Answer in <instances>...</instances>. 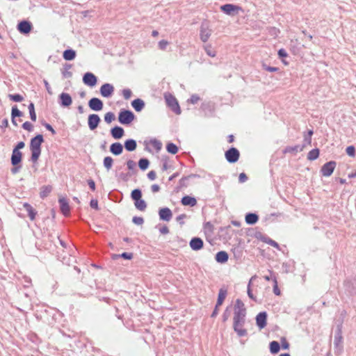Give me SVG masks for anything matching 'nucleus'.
I'll return each mask as SVG.
<instances>
[{
  "label": "nucleus",
  "mask_w": 356,
  "mask_h": 356,
  "mask_svg": "<svg viewBox=\"0 0 356 356\" xmlns=\"http://www.w3.org/2000/svg\"><path fill=\"white\" fill-rule=\"evenodd\" d=\"M230 315V312L229 311V307H227L225 310L223 314H222V321L223 322H225L228 320Z\"/></svg>",
  "instance_id": "nucleus-62"
},
{
  "label": "nucleus",
  "mask_w": 356,
  "mask_h": 356,
  "mask_svg": "<svg viewBox=\"0 0 356 356\" xmlns=\"http://www.w3.org/2000/svg\"><path fill=\"white\" fill-rule=\"evenodd\" d=\"M52 190V187L51 186H44L41 188V191H40V197L42 198H44L45 197H47L51 191Z\"/></svg>",
  "instance_id": "nucleus-38"
},
{
  "label": "nucleus",
  "mask_w": 356,
  "mask_h": 356,
  "mask_svg": "<svg viewBox=\"0 0 356 356\" xmlns=\"http://www.w3.org/2000/svg\"><path fill=\"white\" fill-rule=\"evenodd\" d=\"M32 28V24L28 21H22L17 25L18 31L21 33L26 34L29 33Z\"/></svg>",
  "instance_id": "nucleus-19"
},
{
  "label": "nucleus",
  "mask_w": 356,
  "mask_h": 356,
  "mask_svg": "<svg viewBox=\"0 0 356 356\" xmlns=\"http://www.w3.org/2000/svg\"><path fill=\"white\" fill-rule=\"evenodd\" d=\"M166 149L169 153L172 154H175L178 152L177 146L172 143H169L167 144Z\"/></svg>",
  "instance_id": "nucleus-40"
},
{
  "label": "nucleus",
  "mask_w": 356,
  "mask_h": 356,
  "mask_svg": "<svg viewBox=\"0 0 356 356\" xmlns=\"http://www.w3.org/2000/svg\"><path fill=\"white\" fill-rule=\"evenodd\" d=\"M88 106L92 111H99L103 108L104 104L101 99L93 97L90 99Z\"/></svg>",
  "instance_id": "nucleus-11"
},
{
  "label": "nucleus",
  "mask_w": 356,
  "mask_h": 356,
  "mask_svg": "<svg viewBox=\"0 0 356 356\" xmlns=\"http://www.w3.org/2000/svg\"><path fill=\"white\" fill-rule=\"evenodd\" d=\"M273 282H274V286H273V292L275 295H280V289H278V286H277V277H273Z\"/></svg>",
  "instance_id": "nucleus-54"
},
{
  "label": "nucleus",
  "mask_w": 356,
  "mask_h": 356,
  "mask_svg": "<svg viewBox=\"0 0 356 356\" xmlns=\"http://www.w3.org/2000/svg\"><path fill=\"white\" fill-rule=\"evenodd\" d=\"M190 247L193 250L197 251L203 248V241L198 237L193 238L190 241Z\"/></svg>",
  "instance_id": "nucleus-18"
},
{
  "label": "nucleus",
  "mask_w": 356,
  "mask_h": 356,
  "mask_svg": "<svg viewBox=\"0 0 356 356\" xmlns=\"http://www.w3.org/2000/svg\"><path fill=\"white\" fill-rule=\"evenodd\" d=\"M212 34V30L208 21H204L201 23L200 27V38L202 42H207Z\"/></svg>",
  "instance_id": "nucleus-3"
},
{
  "label": "nucleus",
  "mask_w": 356,
  "mask_h": 356,
  "mask_svg": "<svg viewBox=\"0 0 356 356\" xmlns=\"http://www.w3.org/2000/svg\"><path fill=\"white\" fill-rule=\"evenodd\" d=\"M135 207L139 211H143L147 208V204L145 200L140 199L134 202Z\"/></svg>",
  "instance_id": "nucleus-37"
},
{
  "label": "nucleus",
  "mask_w": 356,
  "mask_h": 356,
  "mask_svg": "<svg viewBox=\"0 0 356 356\" xmlns=\"http://www.w3.org/2000/svg\"><path fill=\"white\" fill-rule=\"evenodd\" d=\"M227 295V289L225 287H222L219 290L218 300H217V307H220L222 305L225 299L226 298Z\"/></svg>",
  "instance_id": "nucleus-23"
},
{
  "label": "nucleus",
  "mask_w": 356,
  "mask_h": 356,
  "mask_svg": "<svg viewBox=\"0 0 356 356\" xmlns=\"http://www.w3.org/2000/svg\"><path fill=\"white\" fill-rule=\"evenodd\" d=\"M123 151V146L120 143H114L110 146V152L114 155H120Z\"/></svg>",
  "instance_id": "nucleus-24"
},
{
  "label": "nucleus",
  "mask_w": 356,
  "mask_h": 356,
  "mask_svg": "<svg viewBox=\"0 0 356 356\" xmlns=\"http://www.w3.org/2000/svg\"><path fill=\"white\" fill-rule=\"evenodd\" d=\"M200 97L197 95H191L189 101L191 104H197L200 101Z\"/></svg>",
  "instance_id": "nucleus-60"
},
{
  "label": "nucleus",
  "mask_w": 356,
  "mask_h": 356,
  "mask_svg": "<svg viewBox=\"0 0 356 356\" xmlns=\"http://www.w3.org/2000/svg\"><path fill=\"white\" fill-rule=\"evenodd\" d=\"M72 65L71 64L65 63L62 70V74L65 78H70L72 76V72L70 70L72 68Z\"/></svg>",
  "instance_id": "nucleus-33"
},
{
  "label": "nucleus",
  "mask_w": 356,
  "mask_h": 356,
  "mask_svg": "<svg viewBox=\"0 0 356 356\" xmlns=\"http://www.w3.org/2000/svg\"><path fill=\"white\" fill-rule=\"evenodd\" d=\"M114 92V87L110 83H104L100 88V93L104 97H110Z\"/></svg>",
  "instance_id": "nucleus-12"
},
{
  "label": "nucleus",
  "mask_w": 356,
  "mask_h": 356,
  "mask_svg": "<svg viewBox=\"0 0 356 356\" xmlns=\"http://www.w3.org/2000/svg\"><path fill=\"white\" fill-rule=\"evenodd\" d=\"M131 176V173L121 172L118 175V178L119 179L122 180L124 181H127Z\"/></svg>",
  "instance_id": "nucleus-48"
},
{
  "label": "nucleus",
  "mask_w": 356,
  "mask_h": 356,
  "mask_svg": "<svg viewBox=\"0 0 356 356\" xmlns=\"http://www.w3.org/2000/svg\"><path fill=\"white\" fill-rule=\"evenodd\" d=\"M168 44H169V42L167 40H162L159 41L158 46L161 50H165Z\"/></svg>",
  "instance_id": "nucleus-52"
},
{
  "label": "nucleus",
  "mask_w": 356,
  "mask_h": 356,
  "mask_svg": "<svg viewBox=\"0 0 356 356\" xmlns=\"http://www.w3.org/2000/svg\"><path fill=\"white\" fill-rule=\"evenodd\" d=\"M215 258L217 262L223 264L227 261L229 256L227 252L220 251L216 254Z\"/></svg>",
  "instance_id": "nucleus-27"
},
{
  "label": "nucleus",
  "mask_w": 356,
  "mask_h": 356,
  "mask_svg": "<svg viewBox=\"0 0 356 356\" xmlns=\"http://www.w3.org/2000/svg\"><path fill=\"white\" fill-rule=\"evenodd\" d=\"M103 164L107 171H109L113 164V159L111 156H106L104 159Z\"/></svg>",
  "instance_id": "nucleus-35"
},
{
  "label": "nucleus",
  "mask_w": 356,
  "mask_h": 356,
  "mask_svg": "<svg viewBox=\"0 0 356 356\" xmlns=\"http://www.w3.org/2000/svg\"><path fill=\"white\" fill-rule=\"evenodd\" d=\"M58 202L60 204V209L61 213L65 216H67L70 213V207L68 203V201L65 197L59 198Z\"/></svg>",
  "instance_id": "nucleus-16"
},
{
  "label": "nucleus",
  "mask_w": 356,
  "mask_h": 356,
  "mask_svg": "<svg viewBox=\"0 0 356 356\" xmlns=\"http://www.w3.org/2000/svg\"><path fill=\"white\" fill-rule=\"evenodd\" d=\"M254 277H255L254 276V277H251V279L250 280L249 283H248V291H247V292H248V297H249L250 299L253 300H256V298L254 296V295H253V293H252V290H251V289H250V285H251V283H252V280H253Z\"/></svg>",
  "instance_id": "nucleus-47"
},
{
  "label": "nucleus",
  "mask_w": 356,
  "mask_h": 356,
  "mask_svg": "<svg viewBox=\"0 0 356 356\" xmlns=\"http://www.w3.org/2000/svg\"><path fill=\"white\" fill-rule=\"evenodd\" d=\"M181 202L184 206L194 207L197 204V200L195 197L186 195L181 198Z\"/></svg>",
  "instance_id": "nucleus-25"
},
{
  "label": "nucleus",
  "mask_w": 356,
  "mask_h": 356,
  "mask_svg": "<svg viewBox=\"0 0 356 356\" xmlns=\"http://www.w3.org/2000/svg\"><path fill=\"white\" fill-rule=\"evenodd\" d=\"M150 144L156 151H159L161 149V143L156 139L152 140Z\"/></svg>",
  "instance_id": "nucleus-46"
},
{
  "label": "nucleus",
  "mask_w": 356,
  "mask_h": 356,
  "mask_svg": "<svg viewBox=\"0 0 356 356\" xmlns=\"http://www.w3.org/2000/svg\"><path fill=\"white\" fill-rule=\"evenodd\" d=\"M134 119V114L129 110L122 109L119 113L118 120L122 124H129Z\"/></svg>",
  "instance_id": "nucleus-5"
},
{
  "label": "nucleus",
  "mask_w": 356,
  "mask_h": 356,
  "mask_svg": "<svg viewBox=\"0 0 356 356\" xmlns=\"http://www.w3.org/2000/svg\"><path fill=\"white\" fill-rule=\"evenodd\" d=\"M22 153L17 149H13L11 155V163L13 166H16L22 161Z\"/></svg>",
  "instance_id": "nucleus-20"
},
{
  "label": "nucleus",
  "mask_w": 356,
  "mask_h": 356,
  "mask_svg": "<svg viewBox=\"0 0 356 356\" xmlns=\"http://www.w3.org/2000/svg\"><path fill=\"white\" fill-rule=\"evenodd\" d=\"M278 56L280 58H286L288 56V54L284 49H280L278 51Z\"/></svg>",
  "instance_id": "nucleus-63"
},
{
  "label": "nucleus",
  "mask_w": 356,
  "mask_h": 356,
  "mask_svg": "<svg viewBox=\"0 0 356 356\" xmlns=\"http://www.w3.org/2000/svg\"><path fill=\"white\" fill-rule=\"evenodd\" d=\"M132 221L136 225H141L144 222V219L142 217L134 216L132 219Z\"/></svg>",
  "instance_id": "nucleus-51"
},
{
  "label": "nucleus",
  "mask_w": 356,
  "mask_h": 356,
  "mask_svg": "<svg viewBox=\"0 0 356 356\" xmlns=\"http://www.w3.org/2000/svg\"><path fill=\"white\" fill-rule=\"evenodd\" d=\"M8 98L15 102H20L24 99V97L19 94H10Z\"/></svg>",
  "instance_id": "nucleus-44"
},
{
  "label": "nucleus",
  "mask_w": 356,
  "mask_h": 356,
  "mask_svg": "<svg viewBox=\"0 0 356 356\" xmlns=\"http://www.w3.org/2000/svg\"><path fill=\"white\" fill-rule=\"evenodd\" d=\"M131 105L137 112H139L144 108L145 102L140 99H136L131 102Z\"/></svg>",
  "instance_id": "nucleus-29"
},
{
  "label": "nucleus",
  "mask_w": 356,
  "mask_h": 356,
  "mask_svg": "<svg viewBox=\"0 0 356 356\" xmlns=\"http://www.w3.org/2000/svg\"><path fill=\"white\" fill-rule=\"evenodd\" d=\"M44 142L43 136L38 134L31 138L30 143V150L31 152V159L33 162H37L41 154V145Z\"/></svg>",
  "instance_id": "nucleus-2"
},
{
  "label": "nucleus",
  "mask_w": 356,
  "mask_h": 356,
  "mask_svg": "<svg viewBox=\"0 0 356 356\" xmlns=\"http://www.w3.org/2000/svg\"><path fill=\"white\" fill-rule=\"evenodd\" d=\"M246 308L240 299H236L234 307L233 329L240 337L248 335V331L243 328L245 323Z\"/></svg>",
  "instance_id": "nucleus-1"
},
{
  "label": "nucleus",
  "mask_w": 356,
  "mask_h": 356,
  "mask_svg": "<svg viewBox=\"0 0 356 356\" xmlns=\"http://www.w3.org/2000/svg\"><path fill=\"white\" fill-rule=\"evenodd\" d=\"M131 197L135 202L141 199V197H142L141 191L140 189H134L131 192Z\"/></svg>",
  "instance_id": "nucleus-42"
},
{
  "label": "nucleus",
  "mask_w": 356,
  "mask_h": 356,
  "mask_svg": "<svg viewBox=\"0 0 356 356\" xmlns=\"http://www.w3.org/2000/svg\"><path fill=\"white\" fill-rule=\"evenodd\" d=\"M149 165V161L147 159H140L138 161L139 168L142 170H146Z\"/></svg>",
  "instance_id": "nucleus-41"
},
{
  "label": "nucleus",
  "mask_w": 356,
  "mask_h": 356,
  "mask_svg": "<svg viewBox=\"0 0 356 356\" xmlns=\"http://www.w3.org/2000/svg\"><path fill=\"white\" fill-rule=\"evenodd\" d=\"M111 134L115 139H120L124 136V131L121 127L116 126L111 129Z\"/></svg>",
  "instance_id": "nucleus-22"
},
{
  "label": "nucleus",
  "mask_w": 356,
  "mask_h": 356,
  "mask_svg": "<svg viewBox=\"0 0 356 356\" xmlns=\"http://www.w3.org/2000/svg\"><path fill=\"white\" fill-rule=\"evenodd\" d=\"M136 142L134 139H128L124 143V147L127 151H134L136 149Z\"/></svg>",
  "instance_id": "nucleus-31"
},
{
  "label": "nucleus",
  "mask_w": 356,
  "mask_h": 356,
  "mask_svg": "<svg viewBox=\"0 0 356 356\" xmlns=\"http://www.w3.org/2000/svg\"><path fill=\"white\" fill-rule=\"evenodd\" d=\"M159 215L161 220L167 222L170 221L172 217V213L168 207L160 209L159 211Z\"/></svg>",
  "instance_id": "nucleus-17"
},
{
  "label": "nucleus",
  "mask_w": 356,
  "mask_h": 356,
  "mask_svg": "<svg viewBox=\"0 0 356 356\" xmlns=\"http://www.w3.org/2000/svg\"><path fill=\"white\" fill-rule=\"evenodd\" d=\"M343 343V337H342V330L341 326H338L337 330H336V333L334 335V345L335 348L338 350V353H339L342 348Z\"/></svg>",
  "instance_id": "nucleus-9"
},
{
  "label": "nucleus",
  "mask_w": 356,
  "mask_h": 356,
  "mask_svg": "<svg viewBox=\"0 0 356 356\" xmlns=\"http://www.w3.org/2000/svg\"><path fill=\"white\" fill-rule=\"evenodd\" d=\"M204 230L206 232H213V226L210 222H207L204 225Z\"/></svg>",
  "instance_id": "nucleus-58"
},
{
  "label": "nucleus",
  "mask_w": 356,
  "mask_h": 356,
  "mask_svg": "<svg viewBox=\"0 0 356 356\" xmlns=\"http://www.w3.org/2000/svg\"><path fill=\"white\" fill-rule=\"evenodd\" d=\"M256 323L259 329L264 328L267 325V314L265 312H260L256 316Z\"/></svg>",
  "instance_id": "nucleus-14"
},
{
  "label": "nucleus",
  "mask_w": 356,
  "mask_h": 356,
  "mask_svg": "<svg viewBox=\"0 0 356 356\" xmlns=\"http://www.w3.org/2000/svg\"><path fill=\"white\" fill-rule=\"evenodd\" d=\"M28 108H29V111L30 118L32 121L35 122L36 120V114L35 112V107H34L33 103L31 102L29 105Z\"/></svg>",
  "instance_id": "nucleus-43"
},
{
  "label": "nucleus",
  "mask_w": 356,
  "mask_h": 356,
  "mask_svg": "<svg viewBox=\"0 0 356 356\" xmlns=\"http://www.w3.org/2000/svg\"><path fill=\"white\" fill-rule=\"evenodd\" d=\"M23 115V113L20 111L17 106L15 105L13 106L11 111V117H12V122L15 126H17V124L15 120L16 117H21Z\"/></svg>",
  "instance_id": "nucleus-28"
},
{
  "label": "nucleus",
  "mask_w": 356,
  "mask_h": 356,
  "mask_svg": "<svg viewBox=\"0 0 356 356\" xmlns=\"http://www.w3.org/2000/svg\"><path fill=\"white\" fill-rule=\"evenodd\" d=\"M247 180H248V177L244 172H242L239 175V177H238L239 182L243 183V182L246 181Z\"/></svg>",
  "instance_id": "nucleus-64"
},
{
  "label": "nucleus",
  "mask_w": 356,
  "mask_h": 356,
  "mask_svg": "<svg viewBox=\"0 0 356 356\" xmlns=\"http://www.w3.org/2000/svg\"><path fill=\"white\" fill-rule=\"evenodd\" d=\"M346 154L350 156H355V149L353 145L348 146L346 149Z\"/></svg>",
  "instance_id": "nucleus-50"
},
{
  "label": "nucleus",
  "mask_w": 356,
  "mask_h": 356,
  "mask_svg": "<svg viewBox=\"0 0 356 356\" xmlns=\"http://www.w3.org/2000/svg\"><path fill=\"white\" fill-rule=\"evenodd\" d=\"M265 242L277 249H280L279 244L271 238H268L266 241H265Z\"/></svg>",
  "instance_id": "nucleus-57"
},
{
  "label": "nucleus",
  "mask_w": 356,
  "mask_h": 356,
  "mask_svg": "<svg viewBox=\"0 0 356 356\" xmlns=\"http://www.w3.org/2000/svg\"><path fill=\"white\" fill-rule=\"evenodd\" d=\"M115 257H122L126 259H131L133 257L132 253L123 252L119 255H115Z\"/></svg>",
  "instance_id": "nucleus-55"
},
{
  "label": "nucleus",
  "mask_w": 356,
  "mask_h": 356,
  "mask_svg": "<svg viewBox=\"0 0 356 356\" xmlns=\"http://www.w3.org/2000/svg\"><path fill=\"white\" fill-rule=\"evenodd\" d=\"M207 54L210 57H215L216 56V51L213 49L211 44H208L204 46Z\"/></svg>",
  "instance_id": "nucleus-39"
},
{
  "label": "nucleus",
  "mask_w": 356,
  "mask_h": 356,
  "mask_svg": "<svg viewBox=\"0 0 356 356\" xmlns=\"http://www.w3.org/2000/svg\"><path fill=\"white\" fill-rule=\"evenodd\" d=\"M115 114L112 112H108L104 115V120L106 123L109 124L113 120H115Z\"/></svg>",
  "instance_id": "nucleus-45"
},
{
  "label": "nucleus",
  "mask_w": 356,
  "mask_h": 356,
  "mask_svg": "<svg viewBox=\"0 0 356 356\" xmlns=\"http://www.w3.org/2000/svg\"><path fill=\"white\" fill-rule=\"evenodd\" d=\"M22 127L25 130L31 131L33 130V126L30 122L26 121L22 124Z\"/></svg>",
  "instance_id": "nucleus-56"
},
{
  "label": "nucleus",
  "mask_w": 356,
  "mask_h": 356,
  "mask_svg": "<svg viewBox=\"0 0 356 356\" xmlns=\"http://www.w3.org/2000/svg\"><path fill=\"white\" fill-rule=\"evenodd\" d=\"M259 220V217L257 214L249 213L245 216V222L248 225H254Z\"/></svg>",
  "instance_id": "nucleus-30"
},
{
  "label": "nucleus",
  "mask_w": 356,
  "mask_h": 356,
  "mask_svg": "<svg viewBox=\"0 0 356 356\" xmlns=\"http://www.w3.org/2000/svg\"><path fill=\"white\" fill-rule=\"evenodd\" d=\"M72 103V99L68 93L62 92L59 95V104L63 107H68Z\"/></svg>",
  "instance_id": "nucleus-15"
},
{
  "label": "nucleus",
  "mask_w": 356,
  "mask_h": 356,
  "mask_svg": "<svg viewBox=\"0 0 356 356\" xmlns=\"http://www.w3.org/2000/svg\"><path fill=\"white\" fill-rule=\"evenodd\" d=\"M63 56L66 60H74L76 57V51L73 49H67L64 51Z\"/></svg>",
  "instance_id": "nucleus-32"
},
{
  "label": "nucleus",
  "mask_w": 356,
  "mask_h": 356,
  "mask_svg": "<svg viewBox=\"0 0 356 356\" xmlns=\"http://www.w3.org/2000/svg\"><path fill=\"white\" fill-rule=\"evenodd\" d=\"M225 158L229 163H236L240 157L239 151L235 147H231L225 154Z\"/></svg>",
  "instance_id": "nucleus-7"
},
{
  "label": "nucleus",
  "mask_w": 356,
  "mask_h": 356,
  "mask_svg": "<svg viewBox=\"0 0 356 356\" xmlns=\"http://www.w3.org/2000/svg\"><path fill=\"white\" fill-rule=\"evenodd\" d=\"M319 156V149H313L309 152L307 154V159L309 161H314Z\"/></svg>",
  "instance_id": "nucleus-36"
},
{
  "label": "nucleus",
  "mask_w": 356,
  "mask_h": 356,
  "mask_svg": "<svg viewBox=\"0 0 356 356\" xmlns=\"http://www.w3.org/2000/svg\"><path fill=\"white\" fill-rule=\"evenodd\" d=\"M305 147V145L300 146L299 145H295V146H286L283 149V154H296L298 152H301L303 150L304 147Z\"/></svg>",
  "instance_id": "nucleus-21"
},
{
  "label": "nucleus",
  "mask_w": 356,
  "mask_h": 356,
  "mask_svg": "<svg viewBox=\"0 0 356 356\" xmlns=\"http://www.w3.org/2000/svg\"><path fill=\"white\" fill-rule=\"evenodd\" d=\"M127 166L129 170H133L136 169V163L134 161L130 159L127 161Z\"/></svg>",
  "instance_id": "nucleus-53"
},
{
  "label": "nucleus",
  "mask_w": 356,
  "mask_h": 356,
  "mask_svg": "<svg viewBox=\"0 0 356 356\" xmlns=\"http://www.w3.org/2000/svg\"><path fill=\"white\" fill-rule=\"evenodd\" d=\"M337 163L334 161L325 163L321 169V172L324 177H330L335 169Z\"/></svg>",
  "instance_id": "nucleus-8"
},
{
  "label": "nucleus",
  "mask_w": 356,
  "mask_h": 356,
  "mask_svg": "<svg viewBox=\"0 0 356 356\" xmlns=\"http://www.w3.org/2000/svg\"><path fill=\"white\" fill-rule=\"evenodd\" d=\"M42 125L47 129L49 130V131H51V133L52 134V135H55L56 134V131L54 129V128L52 127V126L47 122H44V123H42Z\"/></svg>",
  "instance_id": "nucleus-61"
},
{
  "label": "nucleus",
  "mask_w": 356,
  "mask_h": 356,
  "mask_svg": "<svg viewBox=\"0 0 356 356\" xmlns=\"http://www.w3.org/2000/svg\"><path fill=\"white\" fill-rule=\"evenodd\" d=\"M280 350V345L276 341H273L270 343V351L272 354L277 353Z\"/></svg>",
  "instance_id": "nucleus-34"
},
{
  "label": "nucleus",
  "mask_w": 356,
  "mask_h": 356,
  "mask_svg": "<svg viewBox=\"0 0 356 356\" xmlns=\"http://www.w3.org/2000/svg\"><path fill=\"white\" fill-rule=\"evenodd\" d=\"M24 208L28 212V216L31 220H35L37 211L32 207V206L29 203H24L23 204Z\"/></svg>",
  "instance_id": "nucleus-26"
},
{
  "label": "nucleus",
  "mask_w": 356,
  "mask_h": 356,
  "mask_svg": "<svg viewBox=\"0 0 356 356\" xmlns=\"http://www.w3.org/2000/svg\"><path fill=\"white\" fill-rule=\"evenodd\" d=\"M100 121H101V120L98 115L90 114L88 116V127L90 128V130L95 129L98 127Z\"/></svg>",
  "instance_id": "nucleus-13"
},
{
  "label": "nucleus",
  "mask_w": 356,
  "mask_h": 356,
  "mask_svg": "<svg viewBox=\"0 0 356 356\" xmlns=\"http://www.w3.org/2000/svg\"><path fill=\"white\" fill-rule=\"evenodd\" d=\"M262 66H263V68H264L265 70H266V71H268V72H277V71H278V70H279V69H278L277 67H270V66H268V65H265V64H263V65H262Z\"/></svg>",
  "instance_id": "nucleus-59"
},
{
  "label": "nucleus",
  "mask_w": 356,
  "mask_h": 356,
  "mask_svg": "<svg viewBox=\"0 0 356 356\" xmlns=\"http://www.w3.org/2000/svg\"><path fill=\"white\" fill-rule=\"evenodd\" d=\"M220 10L227 15L234 16L243 11V8L238 5L227 3L220 6Z\"/></svg>",
  "instance_id": "nucleus-4"
},
{
  "label": "nucleus",
  "mask_w": 356,
  "mask_h": 356,
  "mask_svg": "<svg viewBox=\"0 0 356 356\" xmlns=\"http://www.w3.org/2000/svg\"><path fill=\"white\" fill-rule=\"evenodd\" d=\"M83 83L90 86L93 87L96 85L97 79L95 74L91 72H86L83 77Z\"/></svg>",
  "instance_id": "nucleus-10"
},
{
  "label": "nucleus",
  "mask_w": 356,
  "mask_h": 356,
  "mask_svg": "<svg viewBox=\"0 0 356 356\" xmlns=\"http://www.w3.org/2000/svg\"><path fill=\"white\" fill-rule=\"evenodd\" d=\"M165 99L167 105L174 111L176 114L181 113V109L179 106L177 99L171 94H165Z\"/></svg>",
  "instance_id": "nucleus-6"
},
{
  "label": "nucleus",
  "mask_w": 356,
  "mask_h": 356,
  "mask_svg": "<svg viewBox=\"0 0 356 356\" xmlns=\"http://www.w3.org/2000/svg\"><path fill=\"white\" fill-rule=\"evenodd\" d=\"M122 93L125 99H130L132 95L131 90L129 88L123 89Z\"/></svg>",
  "instance_id": "nucleus-49"
}]
</instances>
